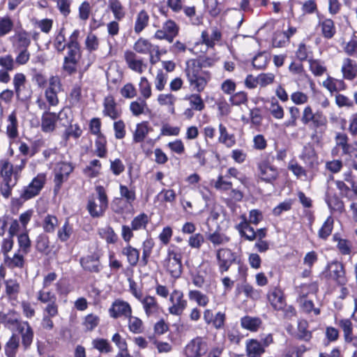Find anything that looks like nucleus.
<instances>
[{"label": "nucleus", "instance_id": "8fccbe9b", "mask_svg": "<svg viewBox=\"0 0 357 357\" xmlns=\"http://www.w3.org/2000/svg\"><path fill=\"white\" fill-rule=\"evenodd\" d=\"M100 323V317L94 314H87L83 320L82 325L86 331H93Z\"/></svg>", "mask_w": 357, "mask_h": 357}, {"label": "nucleus", "instance_id": "e433bc0d", "mask_svg": "<svg viewBox=\"0 0 357 357\" xmlns=\"http://www.w3.org/2000/svg\"><path fill=\"white\" fill-rule=\"evenodd\" d=\"M130 109L134 116H139L149 112V107L145 100L138 98L130 105Z\"/></svg>", "mask_w": 357, "mask_h": 357}, {"label": "nucleus", "instance_id": "cd10ccee", "mask_svg": "<svg viewBox=\"0 0 357 357\" xmlns=\"http://www.w3.org/2000/svg\"><path fill=\"white\" fill-rule=\"evenodd\" d=\"M236 229L241 236L244 237L246 240L252 241L256 239L255 231L254 228L250 225V223L245 218L236 226Z\"/></svg>", "mask_w": 357, "mask_h": 357}, {"label": "nucleus", "instance_id": "13d9d810", "mask_svg": "<svg viewBox=\"0 0 357 357\" xmlns=\"http://www.w3.org/2000/svg\"><path fill=\"white\" fill-rule=\"evenodd\" d=\"M335 183L337 188L339 190L340 195L342 197H345L349 200L356 199L354 194L351 192V190L350 188L344 183V181L337 180L335 181Z\"/></svg>", "mask_w": 357, "mask_h": 357}, {"label": "nucleus", "instance_id": "f704fd0d", "mask_svg": "<svg viewBox=\"0 0 357 357\" xmlns=\"http://www.w3.org/2000/svg\"><path fill=\"white\" fill-rule=\"evenodd\" d=\"M108 8L112 12L115 20L120 21L124 18L126 12L120 0H108Z\"/></svg>", "mask_w": 357, "mask_h": 357}, {"label": "nucleus", "instance_id": "1a4fd4ad", "mask_svg": "<svg viewBox=\"0 0 357 357\" xmlns=\"http://www.w3.org/2000/svg\"><path fill=\"white\" fill-rule=\"evenodd\" d=\"M326 277L335 280L339 285H344L347 282L344 266L337 261L328 264Z\"/></svg>", "mask_w": 357, "mask_h": 357}, {"label": "nucleus", "instance_id": "58836bf2", "mask_svg": "<svg viewBox=\"0 0 357 357\" xmlns=\"http://www.w3.org/2000/svg\"><path fill=\"white\" fill-rule=\"evenodd\" d=\"M36 248L39 252L48 255L51 251L49 237L43 234H40L36 241Z\"/></svg>", "mask_w": 357, "mask_h": 357}, {"label": "nucleus", "instance_id": "c03bdc74", "mask_svg": "<svg viewBox=\"0 0 357 357\" xmlns=\"http://www.w3.org/2000/svg\"><path fill=\"white\" fill-rule=\"evenodd\" d=\"M206 238L215 247L225 245L230 240L225 234L218 231L208 234Z\"/></svg>", "mask_w": 357, "mask_h": 357}, {"label": "nucleus", "instance_id": "de8ad7c7", "mask_svg": "<svg viewBox=\"0 0 357 357\" xmlns=\"http://www.w3.org/2000/svg\"><path fill=\"white\" fill-rule=\"evenodd\" d=\"M333 223L334 220L333 218L328 216L318 231V236L320 238L323 240L327 239L333 231Z\"/></svg>", "mask_w": 357, "mask_h": 357}, {"label": "nucleus", "instance_id": "aec40b11", "mask_svg": "<svg viewBox=\"0 0 357 357\" xmlns=\"http://www.w3.org/2000/svg\"><path fill=\"white\" fill-rule=\"evenodd\" d=\"M30 45V34L24 30L16 32L13 36V45L15 50L28 49Z\"/></svg>", "mask_w": 357, "mask_h": 357}, {"label": "nucleus", "instance_id": "c756f323", "mask_svg": "<svg viewBox=\"0 0 357 357\" xmlns=\"http://www.w3.org/2000/svg\"><path fill=\"white\" fill-rule=\"evenodd\" d=\"M149 22V15L145 10H140L135 18L134 30L136 33H141Z\"/></svg>", "mask_w": 357, "mask_h": 357}, {"label": "nucleus", "instance_id": "052dcab7", "mask_svg": "<svg viewBox=\"0 0 357 357\" xmlns=\"http://www.w3.org/2000/svg\"><path fill=\"white\" fill-rule=\"evenodd\" d=\"M57 121H59L61 126H67L72 123L73 116L72 112L68 108L61 109L58 114H56Z\"/></svg>", "mask_w": 357, "mask_h": 357}, {"label": "nucleus", "instance_id": "79ce46f5", "mask_svg": "<svg viewBox=\"0 0 357 357\" xmlns=\"http://www.w3.org/2000/svg\"><path fill=\"white\" fill-rule=\"evenodd\" d=\"M335 242H337V248L342 255H347L351 252V243L344 238H341L337 234H335L333 236Z\"/></svg>", "mask_w": 357, "mask_h": 357}, {"label": "nucleus", "instance_id": "680f3d73", "mask_svg": "<svg viewBox=\"0 0 357 357\" xmlns=\"http://www.w3.org/2000/svg\"><path fill=\"white\" fill-rule=\"evenodd\" d=\"M119 191L121 196L126 199V202L132 204L136 199V195L135 190L129 189L126 185L121 184L119 186Z\"/></svg>", "mask_w": 357, "mask_h": 357}, {"label": "nucleus", "instance_id": "0e129e2a", "mask_svg": "<svg viewBox=\"0 0 357 357\" xmlns=\"http://www.w3.org/2000/svg\"><path fill=\"white\" fill-rule=\"evenodd\" d=\"M268 61V55L266 52H260L257 54L252 60V66L257 69L264 68Z\"/></svg>", "mask_w": 357, "mask_h": 357}, {"label": "nucleus", "instance_id": "a211bd4d", "mask_svg": "<svg viewBox=\"0 0 357 357\" xmlns=\"http://www.w3.org/2000/svg\"><path fill=\"white\" fill-rule=\"evenodd\" d=\"M201 38L202 43L206 45L207 47L213 48L216 44L220 42L222 33L218 27L213 26L211 28L210 33L207 31H203Z\"/></svg>", "mask_w": 357, "mask_h": 357}, {"label": "nucleus", "instance_id": "7c9ffc66", "mask_svg": "<svg viewBox=\"0 0 357 357\" xmlns=\"http://www.w3.org/2000/svg\"><path fill=\"white\" fill-rule=\"evenodd\" d=\"M262 321L259 317L245 316L241 319V326L250 331L255 332L261 326Z\"/></svg>", "mask_w": 357, "mask_h": 357}, {"label": "nucleus", "instance_id": "20e7f679", "mask_svg": "<svg viewBox=\"0 0 357 357\" xmlns=\"http://www.w3.org/2000/svg\"><path fill=\"white\" fill-rule=\"evenodd\" d=\"M181 254L171 248H168L167 256L163 261L165 271L174 278H178L182 274L183 266Z\"/></svg>", "mask_w": 357, "mask_h": 357}, {"label": "nucleus", "instance_id": "dca6fc26", "mask_svg": "<svg viewBox=\"0 0 357 357\" xmlns=\"http://www.w3.org/2000/svg\"><path fill=\"white\" fill-rule=\"evenodd\" d=\"M268 300L275 310H281L285 306L286 300L281 289L273 287L267 294Z\"/></svg>", "mask_w": 357, "mask_h": 357}, {"label": "nucleus", "instance_id": "6e6552de", "mask_svg": "<svg viewBox=\"0 0 357 357\" xmlns=\"http://www.w3.org/2000/svg\"><path fill=\"white\" fill-rule=\"evenodd\" d=\"M178 25L174 21L168 20L163 23L160 29L156 31L154 37L158 40H166L169 43H172L178 36Z\"/></svg>", "mask_w": 357, "mask_h": 357}, {"label": "nucleus", "instance_id": "b1692460", "mask_svg": "<svg viewBox=\"0 0 357 357\" xmlns=\"http://www.w3.org/2000/svg\"><path fill=\"white\" fill-rule=\"evenodd\" d=\"M20 347V337L17 333H13L4 346L6 357H16Z\"/></svg>", "mask_w": 357, "mask_h": 357}, {"label": "nucleus", "instance_id": "69168bd1", "mask_svg": "<svg viewBox=\"0 0 357 357\" xmlns=\"http://www.w3.org/2000/svg\"><path fill=\"white\" fill-rule=\"evenodd\" d=\"M290 119L283 123L285 128L296 127L297 126V119L300 116V110L296 107H291L289 108Z\"/></svg>", "mask_w": 357, "mask_h": 357}, {"label": "nucleus", "instance_id": "37998d69", "mask_svg": "<svg viewBox=\"0 0 357 357\" xmlns=\"http://www.w3.org/2000/svg\"><path fill=\"white\" fill-rule=\"evenodd\" d=\"M321 27L322 34L326 38H331L335 35L336 30L334 22L331 19H325L319 23Z\"/></svg>", "mask_w": 357, "mask_h": 357}, {"label": "nucleus", "instance_id": "412c9836", "mask_svg": "<svg viewBox=\"0 0 357 357\" xmlns=\"http://www.w3.org/2000/svg\"><path fill=\"white\" fill-rule=\"evenodd\" d=\"M57 121L56 114L45 111L41 117V128L45 132H50L54 130Z\"/></svg>", "mask_w": 357, "mask_h": 357}, {"label": "nucleus", "instance_id": "e2e57ef3", "mask_svg": "<svg viewBox=\"0 0 357 357\" xmlns=\"http://www.w3.org/2000/svg\"><path fill=\"white\" fill-rule=\"evenodd\" d=\"M93 347L98 350L101 353H109L112 347L105 339L97 338L92 341Z\"/></svg>", "mask_w": 357, "mask_h": 357}, {"label": "nucleus", "instance_id": "338daca9", "mask_svg": "<svg viewBox=\"0 0 357 357\" xmlns=\"http://www.w3.org/2000/svg\"><path fill=\"white\" fill-rule=\"evenodd\" d=\"M188 80L190 85L197 92L202 91L207 83L206 79L201 75L195 77V78H190Z\"/></svg>", "mask_w": 357, "mask_h": 357}, {"label": "nucleus", "instance_id": "39448f33", "mask_svg": "<svg viewBox=\"0 0 357 357\" xmlns=\"http://www.w3.org/2000/svg\"><path fill=\"white\" fill-rule=\"evenodd\" d=\"M74 166L70 162H59L54 169V193L57 195L63 183L66 182L73 172Z\"/></svg>", "mask_w": 357, "mask_h": 357}, {"label": "nucleus", "instance_id": "72a5a7b5", "mask_svg": "<svg viewBox=\"0 0 357 357\" xmlns=\"http://www.w3.org/2000/svg\"><path fill=\"white\" fill-rule=\"evenodd\" d=\"M154 48V45H153L148 40L144 39L143 38H139L134 44L133 49L134 50L142 54H149L153 53V49Z\"/></svg>", "mask_w": 357, "mask_h": 357}, {"label": "nucleus", "instance_id": "bf43d9fd", "mask_svg": "<svg viewBox=\"0 0 357 357\" xmlns=\"http://www.w3.org/2000/svg\"><path fill=\"white\" fill-rule=\"evenodd\" d=\"M106 140L102 137H99L95 142L94 153L99 158H105L107 155Z\"/></svg>", "mask_w": 357, "mask_h": 357}, {"label": "nucleus", "instance_id": "9b49d317", "mask_svg": "<svg viewBox=\"0 0 357 357\" xmlns=\"http://www.w3.org/2000/svg\"><path fill=\"white\" fill-rule=\"evenodd\" d=\"M172 305L168 308L171 314L179 316L182 314L187 307L188 302L183 298V294L179 290H174L169 298Z\"/></svg>", "mask_w": 357, "mask_h": 357}, {"label": "nucleus", "instance_id": "3c124183", "mask_svg": "<svg viewBox=\"0 0 357 357\" xmlns=\"http://www.w3.org/2000/svg\"><path fill=\"white\" fill-rule=\"evenodd\" d=\"M190 300L195 301L200 306H206L209 299L208 296L198 290H190L188 293Z\"/></svg>", "mask_w": 357, "mask_h": 357}, {"label": "nucleus", "instance_id": "ddd939ff", "mask_svg": "<svg viewBox=\"0 0 357 357\" xmlns=\"http://www.w3.org/2000/svg\"><path fill=\"white\" fill-rule=\"evenodd\" d=\"M132 307L130 305L123 300H115L109 309V316L114 319L119 317L128 318L132 314Z\"/></svg>", "mask_w": 357, "mask_h": 357}, {"label": "nucleus", "instance_id": "c9c22d12", "mask_svg": "<svg viewBox=\"0 0 357 357\" xmlns=\"http://www.w3.org/2000/svg\"><path fill=\"white\" fill-rule=\"evenodd\" d=\"M142 303L148 317L158 312L159 306L154 297L147 296L142 300Z\"/></svg>", "mask_w": 357, "mask_h": 357}, {"label": "nucleus", "instance_id": "ea45409f", "mask_svg": "<svg viewBox=\"0 0 357 357\" xmlns=\"http://www.w3.org/2000/svg\"><path fill=\"white\" fill-rule=\"evenodd\" d=\"M219 132L220 137L218 140L220 143L225 144L227 147H231L233 145H234L236 142L234 135L229 134L227 132L226 127L222 123L219 125Z\"/></svg>", "mask_w": 357, "mask_h": 357}, {"label": "nucleus", "instance_id": "774afa93", "mask_svg": "<svg viewBox=\"0 0 357 357\" xmlns=\"http://www.w3.org/2000/svg\"><path fill=\"white\" fill-rule=\"evenodd\" d=\"M344 52L349 56L357 59V40L351 39L343 47Z\"/></svg>", "mask_w": 357, "mask_h": 357}, {"label": "nucleus", "instance_id": "2f4dec72", "mask_svg": "<svg viewBox=\"0 0 357 357\" xmlns=\"http://www.w3.org/2000/svg\"><path fill=\"white\" fill-rule=\"evenodd\" d=\"M122 254L127 257V261L131 266H135L139 259V251L131 246L128 245L122 249Z\"/></svg>", "mask_w": 357, "mask_h": 357}, {"label": "nucleus", "instance_id": "a878e982", "mask_svg": "<svg viewBox=\"0 0 357 357\" xmlns=\"http://www.w3.org/2000/svg\"><path fill=\"white\" fill-rule=\"evenodd\" d=\"M26 77L23 73H17L13 77L15 92L19 99H26L29 96L24 94L23 89L25 87Z\"/></svg>", "mask_w": 357, "mask_h": 357}, {"label": "nucleus", "instance_id": "c85d7f7f", "mask_svg": "<svg viewBox=\"0 0 357 357\" xmlns=\"http://www.w3.org/2000/svg\"><path fill=\"white\" fill-rule=\"evenodd\" d=\"M8 124L6 126V135L10 139H15L18 137V122L16 112L13 111L8 117Z\"/></svg>", "mask_w": 357, "mask_h": 357}, {"label": "nucleus", "instance_id": "49530a36", "mask_svg": "<svg viewBox=\"0 0 357 357\" xmlns=\"http://www.w3.org/2000/svg\"><path fill=\"white\" fill-rule=\"evenodd\" d=\"M54 47L59 52H63L68 47V42L66 43L65 36V29L61 28L56 34L54 40Z\"/></svg>", "mask_w": 357, "mask_h": 357}, {"label": "nucleus", "instance_id": "9d476101", "mask_svg": "<svg viewBox=\"0 0 357 357\" xmlns=\"http://www.w3.org/2000/svg\"><path fill=\"white\" fill-rule=\"evenodd\" d=\"M187 357H202L207 351V343L201 337L192 339L185 347Z\"/></svg>", "mask_w": 357, "mask_h": 357}, {"label": "nucleus", "instance_id": "2eb2a0df", "mask_svg": "<svg viewBox=\"0 0 357 357\" xmlns=\"http://www.w3.org/2000/svg\"><path fill=\"white\" fill-rule=\"evenodd\" d=\"M124 59L128 67L132 71L139 74H142L146 69V63L132 51H126L124 53Z\"/></svg>", "mask_w": 357, "mask_h": 357}, {"label": "nucleus", "instance_id": "4d7b16f0", "mask_svg": "<svg viewBox=\"0 0 357 357\" xmlns=\"http://www.w3.org/2000/svg\"><path fill=\"white\" fill-rule=\"evenodd\" d=\"M128 328L130 331L136 334L143 332V322L137 317H132V314L128 318Z\"/></svg>", "mask_w": 357, "mask_h": 357}, {"label": "nucleus", "instance_id": "0eeeda50", "mask_svg": "<svg viewBox=\"0 0 357 357\" xmlns=\"http://www.w3.org/2000/svg\"><path fill=\"white\" fill-rule=\"evenodd\" d=\"M236 253L229 248H220L216 251V260L219 271L221 273L227 272L230 266L236 263Z\"/></svg>", "mask_w": 357, "mask_h": 357}, {"label": "nucleus", "instance_id": "a18cd8bd", "mask_svg": "<svg viewBox=\"0 0 357 357\" xmlns=\"http://www.w3.org/2000/svg\"><path fill=\"white\" fill-rule=\"evenodd\" d=\"M66 128L63 132V138L67 142L70 137L78 139L82 134V130L78 124L72 123L66 126Z\"/></svg>", "mask_w": 357, "mask_h": 357}, {"label": "nucleus", "instance_id": "864d4df0", "mask_svg": "<svg viewBox=\"0 0 357 357\" xmlns=\"http://www.w3.org/2000/svg\"><path fill=\"white\" fill-rule=\"evenodd\" d=\"M58 225V219L52 215H47L45 217L43 227L45 232L53 233Z\"/></svg>", "mask_w": 357, "mask_h": 357}, {"label": "nucleus", "instance_id": "6e6d98bb", "mask_svg": "<svg viewBox=\"0 0 357 357\" xmlns=\"http://www.w3.org/2000/svg\"><path fill=\"white\" fill-rule=\"evenodd\" d=\"M185 99L189 100L190 105L193 109L202 111L205 107L204 101L199 94H191L190 96H187Z\"/></svg>", "mask_w": 357, "mask_h": 357}, {"label": "nucleus", "instance_id": "393cba45", "mask_svg": "<svg viewBox=\"0 0 357 357\" xmlns=\"http://www.w3.org/2000/svg\"><path fill=\"white\" fill-rule=\"evenodd\" d=\"M103 112L112 119H116L120 116L121 112L118 109L112 96H107L105 98Z\"/></svg>", "mask_w": 357, "mask_h": 357}, {"label": "nucleus", "instance_id": "473e14b6", "mask_svg": "<svg viewBox=\"0 0 357 357\" xmlns=\"http://www.w3.org/2000/svg\"><path fill=\"white\" fill-rule=\"evenodd\" d=\"M151 128L149 126L147 121H143L137 124L136 130L133 134V141L135 143L144 141Z\"/></svg>", "mask_w": 357, "mask_h": 357}, {"label": "nucleus", "instance_id": "a19ab883", "mask_svg": "<svg viewBox=\"0 0 357 357\" xmlns=\"http://www.w3.org/2000/svg\"><path fill=\"white\" fill-rule=\"evenodd\" d=\"M312 337V332L308 330L307 321L305 320H299L298 322V339L309 342Z\"/></svg>", "mask_w": 357, "mask_h": 357}, {"label": "nucleus", "instance_id": "f03ea898", "mask_svg": "<svg viewBox=\"0 0 357 357\" xmlns=\"http://www.w3.org/2000/svg\"><path fill=\"white\" fill-rule=\"evenodd\" d=\"M273 157L268 153L261 155V160L257 163L258 176L259 178L268 183L275 181L279 175L277 167L271 165Z\"/></svg>", "mask_w": 357, "mask_h": 357}, {"label": "nucleus", "instance_id": "4c0bfd02", "mask_svg": "<svg viewBox=\"0 0 357 357\" xmlns=\"http://www.w3.org/2000/svg\"><path fill=\"white\" fill-rule=\"evenodd\" d=\"M326 202L332 212L342 213L344 211V202L337 195L326 198Z\"/></svg>", "mask_w": 357, "mask_h": 357}, {"label": "nucleus", "instance_id": "09e8293b", "mask_svg": "<svg viewBox=\"0 0 357 357\" xmlns=\"http://www.w3.org/2000/svg\"><path fill=\"white\" fill-rule=\"evenodd\" d=\"M149 221L148 215L144 213H142L133 218L131 221L130 226L135 231L145 229Z\"/></svg>", "mask_w": 357, "mask_h": 357}, {"label": "nucleus", "instance_id": "5701e85b", "mask_svg": "<svg viewBox=\"0 0 357 357\" xmlns=\"http://www.w3.org/2000/svg\"><path fill=\"white\" fill-rule=\"evenodd\" d=\"M0 321L10 331H13L22 321L19 319L17 314L13 311L8 313L0 312Z\"/></svg>", "mask_w": 357, "mask_h": 357}, {"label": "nucleus", "instance_id": "423d86ee", "mask_svg": "<svg viewBox=\"0 0 357 357\" xmlns=\"http://www.w3.org/2000/svg\"><path fill=\"white\" fill-rule=\"evenodd\" d=\"M45 181L46 175L38 174L28 185L24 187L20 194V199L27 201L38 195L43 188Z\"/></svg>", "mask_w": 357, "mask_h": 357}, {"label": "nucleus", "instance_id": "f257e3e1", "mask_svg": "<svg viewBox=\"0 0 357 357\" xmlns=\"http://www.w3.org/2000/svg\"><path fill=\"white\" fill-rule=\"evenodd\" d=\"M97 197L91 195L89 197L86 208L92 218L103 216L108 207V198L103 186L96 187Z\"/></svg>", "mask_w": 357, "mask_h": 357}, {"label": "nucleus", "instance_id": "4468645a", "mask_svg": "<svg viewBox=\"0 0 357 357\" xmlns=\"http://www.w3.org/2000/svg\"><path fill=\"white\" fill-rule=\"evenodd\" d=\"M24 163L20 167H15L13 168V165L8 161H3L0 170V175L3 178V182L6 183H17L19 178V172L21 170L22 167H24Z\"/></svg>", "mask_w": 357, "mask_h": 357}, {"label": "nucleus", "instance_id": "f3484780", "mask_svg": "<svg viewBox=\"0 0 357 357\" xmlns=\"http://www.w3.org/2000/svg\"><path fill=\"white\" fill-rule=\"evenodd\" d=\"M210 65V59L202 61L196 59L188 61L185 70L188 79L199 76L202 68Z\"/></svg>", "mask_w": 357, "mask_h": 357}, {"label": "nucleus", "instance_id": "4be33fe9", "mask_svg": "<svg viewBox=\"0 0 357 357\" xmlns=\"http://www.w3.org/2000/svg\"><path fill=\"white\" fill-rule=\"evenodd\" d=\"M342 73L346 79L352 80L357 75V63L355 61L345 58L342 66Z\"/></svg>", "mask_w": 357, "mask_h": 357}, {"label": "nucleus", "instance_id": "6ab92c4d", "mask_svg": "<svg viewBox=\"0 0 357 357\" xmlns=\"http://www.w3.org/2000/svg\"><path fill=\"white\" fill-rule=\"evenodd\" d=\"M80 264L84 270L89 272L98 273L101 270V265L98 254L94 253L82 257L80 259Z\"/></svg>", "mask_w": 357, "mask_h": 357}, {"label": "nucleus", "instance_id": "f8f14e48", "mask_svg": "<svg viewBox=\"0 0 357 357\" xmlns=\"http://www.w3.org/2000/svg\"><path fill=\"white\" fill-rule=\"evenodd\" d=\"M13 331L20 335L24 350L29 349L33 342L34 336L33 330L29 322L22 321Z\"/></svg>", "mask_w": 357, "mask_h": 357}, {"label": "nucleus", "instance_id": "7ed1b4c3", "mask_svg": "<svg viewBox=\"0 0 357 357\" xmlns=\"http://www.w3.org/2000/svg\"><path fill=\"white\" fill-rule=\"evenodd\" d=\"M302 123L309 128L317 131L319 128H325L327 124V119L322 112H313L310 106H306L301 114Z\"/></svg>", "mask_w": 357, "mask_h": 357}, {"label": "nucleus", "instance_id": "bb28decb", "mask_svg": "<svg viewBox=\"0 0 357 357\" xmlns=\"http://www.w3.org/2000/svg\"><path fill=\"white\" fill-rule=\"evenodd\" d=\"M246 352L248 357H260L265 349L258 340L252 339L246 342Z\"/></svg>", "mask_w": 357, "mask_h": 357}, {"label": "nucleus", "instance_id": "603ef678", "mask_svg": "<svg viewBox=\"0 0 357 357\" xmlns=\"http://www.w3.org/2000/svg\"><path fill=\"white\" fill-rule=\"evenodd\" d=\"M72 234L73 227L67 220L63 226L59 229L57 231V237L61 241L66 242L70 238Z\"/></svg>", "mask_w": 357, "mask_h": 357}, {"label": "nucleus", "instance_id": "5fc2aeb1", "mask_svg": "<svg viewBox=\"0 0 357 357\" xmlns=\"http://www.w3.org/2000/svg\"><path fill=\"white\" fill-rule=\"evenodd\" d=\"M205 8L211 17H217L222 8L219 6L218 0H204Z\"/></svg>", "mask_w": 357, "mask_h": 357}]
</instances>
